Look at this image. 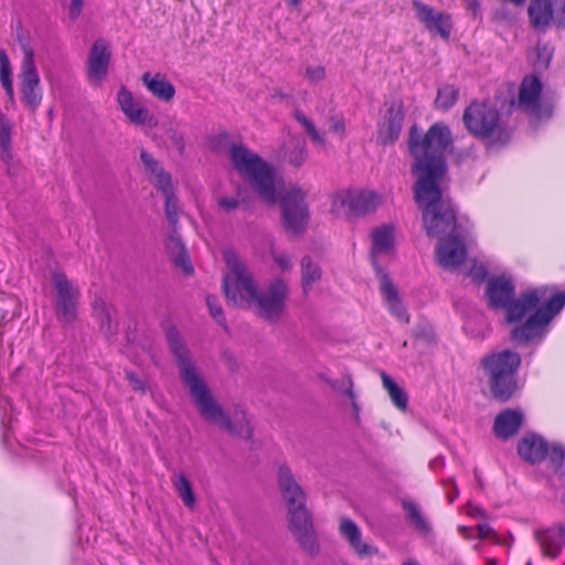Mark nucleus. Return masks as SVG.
Wrapping results in <instances>:
<instances>
[{
	"mask_svg": "<svg viewBox=\"0 0 565 565\" xmlns=\"http://www.w3.org/2000/svg\"><path fill=\"white\" fill-rule=\"evenodd\" d=\"M142 82L148 90L159 99L168 102L172 99L175 94L173 85L160 74L151 76L150 73H145L142 75Z\"/></svg>",
	"mask_w": 565,
	"mask_h": 565,
	"instance_id": "33",
	"label": "nucleus"
},
{
	"mask_svg": "<svg viewBox=\"0 0 565 565\" xmlns=\"http://www.w3.org/2000/svg\"><path fill=\"white\" fill-rule=\"evenodd\" d=\"M270 255H271L275 264L281 271L291 270L292 260H291V257L289 256V254H287L286 252H279L276 249H271Z\"/></svg>",
	"mask_w": 565,
	"mask_h": 565,
	"instance_id": "42",
	"label": "nucleus"
},
{
	"mask_svg": "<svg viewBox=\"0 0 565 565\" xmlns=\"http://www.w3.org/2000/svg\"><path fill=\"white\" fill-rule=\"evenodd\" d=\"M301 288L305 295H308L313 286L321 280L322 270L318 263L310 256H305L300 262Z\"/></svg>",
	"mask_w": 565,
	"mask_h": 565,
	"instance_id": "34",
	"label": "nucleus"
},
{
	"mask_svg": "<svg viewBox=\"0 0 565 565\" xmlns=\"http://www.w3.org/2000/svg\"><path fill=\"white\" fill-rule=\"evenodd\" d=\"M382 382L384 388L387 391L390 398L394 403V405L401 409L405 411L408 404V396L404 388H402L388 374L385 372L381 373Z\"/></svg>",
	"mask_w": 565,
	"mask_h": 565,
	"instance_id": "36",
	"label": "nucleus"
},
{
	"mask_svg": "<svg viewBox=\"0 0 565 565\" xmlns=\"http://www.w3.org/2000/svg\"><path fill=\"white\" fill-rule=\"evenodd\" d=\"M465 2V6L468 10L472 11L473 13L479 8V0H462Z\"/></svg>",
	"mask_w": 565,
	"mask_h": 565,
	"instance_id": "56",
	"label": "nucleus"
},
{
	"mask_svg": "<svg viewBox=\"0 0 565 565\" xmlns=\"http://www.w3.org/2000/svg\"><path fill=\"white\" fill-rule=\"evenodd\" d=\"M228 160L242 177H273V167L243 142H232Z\"/></svg>",
	"mask_w": 565,
	"mask_h": 565,
	"instance_id": "14",
	"label": "nucleus"
},
{
	"mask_svg": "<svg viewBox=\"0 0 565 565\" xmlns=\"http://www.w3.org/2000/svg\"><path fill=\"white\" fill-rule=\"evenodd\" d=\"M527 15L534 30L545 32L555 21L552 0H530Z\"/></svg>",
	"mask_w": 565,
	"mask_h": 565,
	"instance_id": "25",
	"label": "nucleus"
},
{
	"mask_svg": "<svg viewBox=\"0 0 565 565\" xmlns=\"http://www.w3.org/2000/svg\"><path fill=\"white\" fill-rule=\"evenodd\" d=\"M224 262L227 273L223 278V289L227 301L237 307H253L259 318L278 322L284 316L289 297L287 281L275 278L258 290L252 274L235 252L226 249Z\"/></svg>",
	"mask_w": 565,
	"mask_h": 565,
	"instance_id": "1",
	"label": "nucleus"
},
{
	"mask_svg": "<svg viewBox=\"0 0 565 565\" xmlns=\"http://www.w3.org/2000/svg\"><path fill=\"white\" fill-rule=\"evenodd\" d=\"M277 483L281 498L287 507V520L310 513L306 507V492L288 466L280 465L278 467Z\"/></svg>",
	"mask_w": 565,
	"mask_h": 565,
	"instance_id": "13",
	"label": "nucleus"
},
{
	"mask_svg": "<svg viewBox=\"0 0 565 565\" xmlns=\"http://www.w3.org/2000/svg\"><path fill=\"white\" fill-rule=\"evenodd\" d=\"M246 180L262 201L269 205L279 202L281 223L287 233L300 235L307 230L310 218L307 193L298 184L286 183L284 179Z\"/></svg>",
	"mask_w": 565,
	"mask_h": 565,
	"instance_id": "3",
	"label": "nucleus"
},
{
	"mask_svg": "<svg viewBox=\"0 0 565 565\" xmlns=\"http://www.w3.org/2000/svg\"><path fill=\"white\" fill-rule=\"evenodd\" d=\"M558 10L555 13L554 25L558 29H565V0H556Z\"/></svg>",
	"mask_w": 565,
	"mask_h": 565,
	"instance_id": "50",
	"label": "nucleus"
},
{
	"mask_svg": "<svg viewBox=\"0 0 565 565\" xmlns=\"http://www.w3.org/2000/svg\"><path fill=\"white\" fill-rule=\"evenodd\" d=\"M401 504L405 514V519L408 521V523L417 532L424 535L428 534L431 527L419 504L407 498L403 499Z\"/></svg>",
	"mask_w": 565,
	"mask_h": 565,
	"instance_id": "30",
	"label": "nucleus"
},
{
	"mask_svg": "<svg viewBox=\"0 0 565 565\" xmlns=\"http://www.w3.org/2000/svg\"><path fill=\"white\" fill-rule=\"evenodd\" d=\"M248 184L249 181L242 179V182L236 184V198L220 196L217 199L218 209L225 213H230L236 210L241 204H247L250 201L249 192H253L257 196L255 191Z\"/></svg>",
	"mask_w": 565,
	"mask_h": 565,
	"instance_id": "32",
	"label": "nucleus"
},
{
	"mask_svg": "<svg viewBox=\"0 0 565 565\" xmlns=\"http://www.w3.org/2000/svg\"><path fill=\"white\" fill-rule=\"evenodd\" d=\"M559 536L565 540V524H557Z\"/></svg>",
	"mask_w": 565,
	"mask_h": 565,
	"instance_id": "62",
	"label": "nucleus"
},
{
	"mask_svg": "<svg viewBox=\"0 0 565 565\" xmlns=\"http://www.w3.org/2000/svg\"><path fill=\"white\" fill-rule=\"evenodd\" d=\"M523 414L514 409L501 412L494 419L493 430L500 438L513 436L521 427Z\"/></svg>",
	"mask_w": 565,
	"mask_h": 565,
	"instance_id": "28",
	"label": "nucleus"
},
{
	"mask_svg": "<svg viewBox=\"0 0 565 565\" xmlns=\"http://www.w3.org/2000/svg\"><path fill=\"white\" fill-rule=\"evenodd\" d=\"M518 452L525 461L534 465L545 459L548 445L541 436L527 434L519 441Z\"/></svg>",
	"mask_w": 565,
	"mask_h": 565,
	"instance_id": "26",
	"label": "nucleus"
},
{
	"mask_svg": "<svg viewBox=\"0 0 565 565\" xmlns=\"http://www.w3.org/2000/svg\"><path fill=\"white\" fill-rule=\"evenodd\" d=\"M98 315H99V319H100L102 329H106L107 331H110L111 328H110L109 313L105 309H102Z\"/></svg>",
	"mask_w": 565,
	"mask_h": 565,
	"instance_id": "54",
	"label": "nucleus"
},
{
	"mask_svg": "<svg viewBox=\"0 0 565 565\" xmlns=\"http://www.w3.org/2000/svg\"><path fill=\"white\" fill-rule=\"evenodd\" d=\"M499 111L482 103H472L466 108L463 121L468 130L477 137H492L493 142L505 143L510 131L499 124Z\"/></svg>",
	"mask_w": 565,
	"mask_h": 565,
	"instance_id": "11",
	"label": "nucleus"
},
{
	"mask_svg": "<svg viewBox=\"0 0 565 565\" xmlns=\"http://www.w3.org/2000/svg\"><path fill=\"white\" fill-rule=\"evenodd\" d=\"M330 130L339 134L341 137L344 135L345 131V124L344 118L341 115H334L330 117Z\"/></svg>",
	"mask_w": 565,
	"mask_h": 565,
	"instance_id": "49",
	"label": "nucleus"
},
{
	"mask_svg": "<svg viewBox=\"0 0 565 565\" xmlns=\"http://www.w3.org/2000/svg\"><path fill=\"white\" fill-rule=\"evenodd\" d=\"M503 3H510L515 7H523L526 0H500Z\"/></svg>",
	"mask_w": 565,
	"mask_h": 565,
	"instance_id": "58",
	"label": "nucleus"
},
{
	"mask_svg": "<svg viewBox=\"0 0 565 565\" xmlns=\"http://www.w3.org/2000/svg\"><path fill=\"white\" fill-rule=\"evenodd\" d=\"M547 287H539L521 294L514 298V285L505 277H492L487 282V298L489 306L505 310V320L509 323L522 321L536 306L545 299Z\"/></svg>",
	"mask_w": 565,
	"mask_h": 565,
	"instance_id": "6",
	"label": "nucleus"
},
{
	"mask_svg": "<svg viewBox=\"0 0 565 565\" xmlns=\"http://www.w3.org/2000/svg\"><path fill=\"white\" fill-rule=\"evenodd\" d=\"M456 228L450 233L439 235L440 241L436 248L437 263L447 270H458L467 259L465 243L455 235Z\"/></svg>",
	"mask_w": 565,
	"mask_h": 565,
	"instance_id": "17",
	"label": "nucleus"
},
{
	"mask_svg": "<svg viewBox=\"0 0 565 565\" xmlns=\"http://www.w3.org/2000/svg\"><path fill=\"white\" fill-rule=\"evenodd\" d=\"M206 305L209 307L211 316L220 323H225V317L222 310L221 305L218 303L216 297L209 295L206 297Z\"/></svg>",
	"mask_w": 565,
	"mask_h": 565,
	"instance_id": "46",
	"label": "nucleus"
},
{
	"mask_svg": "<svg viewBox=\"0 0 565 565\" xmlns=\"http://www.w3.org/2000/svg\"><path fill=\"white\" fill-rule=\"evenodd\" d=\"M301 2H302V0H286L287 6L290 7V8H296Z\"/></svg>",
	"mask_w": 565,
	"mask_h": 565,
	"instance_id": "60",
	"label": "nucleus"
},
{
	"mask_svg": "<svg viewBox=\"0 0 565 565\" xmlns=\"http://www.w3.org/2000/svg\"><path fill=\"white\" fill-rule=\"evenodd\" d=\"M470 274H471V275H473L476 278H481V277H483V275H484V270H483V269H481V271H480V273H476V274H473V273L471 271Z\"/></svg>",
	"mask_w": 565,
	"mask_h": 565,
	"instance_id": "63",
	"label": "nucleus"
},
{
	"mask_svg": "<svg viewBox=\"0 0 565 565\" xmlns=\"http://www.w3.org/2000/svg\"><path fill=\"white\" fill-rule=\"evenodd\" d=\"M339 533L348 543L350 550L360 558L372 557L380 553L379 548L362 539V532L358 524L349 518H342L339 524Z\"/></svg>",
	"mask_w": 565,
	"mask_h": 565,
	"instance_id": "23",
	"label": "nucleus"
},
{
	"mask_svg": "<svg viewBox=\"0 0 565 565\" xmlns=\"http://www.w3.org/2000/svg\"><path fill=\"white\" fill-rule=\"evenodd\" d=\"M521 364L519 353L511 350L491 352L480 360L491 394L501 402L509 401L516 391L515 373Z\"/></svg>",
	"mask_w": 565,
	"mask_h": 565,
	"instance_id": "7",
	"label": "nucleus"
},
{
	"mask_svg": "<svg viewBox=\"0 0 565 565\" xmlns=\"http://www.w3.org/2000/svg\"><path fill=\"white\" fill-rule=\"evenodd\" d=\"M55 291V311L58 321L70 324L76 319L78 289L62 273H54L52 276Z\"/></svg>",
	"mask_w": 565,
	"mask_h": 565,
	"instance_id": "15",
	"label": "nucleus"
},
{
	"mask_svg": "<svg viewBox=\"0 0 565 565\" xmlns=\"http://www.w3.org/2000/svg\"><path fill=\"white\" fill-rule=\"evenodd\" d=\"M171 483L177 492L178 497L181 499L183 504L188 509H193L196 504V498L193 491V487L189 478L182 471L173 472L171 476Z\"/></svg>",
	"mask_w": 565,
	"mask_h": 565,
	"instance_id": "35",
	"label": "nucleus"
},
{
	"mask_svg": "<svg viewBox=\"0 0 565 565\" xmlns=\"http://www.w3.org/2000/svg\"><path fill=\"white\" fill-rule=\"evenodd\" d=\"M543 85L536 75H526L521 82L516 99L512 100V105L518 109L541 118V99Z\"/></svg>",
	"mask_w": 565,
	"mask_h": 565,
	"instance_id": "18",
	"label": "nucleus"
},
{
	"mask_svg": "<svg viewBox=\"0 0 565 565\" xmlns=\"http://www.w3.org/2000/svg\"><path fill=\"white\" fill-rule=\"evenodd\" d=\"M353 220L373 213L382 203V196L372 190L353 189Z\"/></svg>",
	"mask_w": 565,
	"mask_h": 565,
	"instance_id": "27",
	"label": "nucleus"
},
{
	"mask_svg": "<svg viewBox=\"0 0 565 565\" xmlns=\"http://www.w3.org/2000/svg\"><path fill=\"white\" fill-rule=\"evenodd\" d=\"M535 539L544 556L555 558L561 554L562 543L557 525L535 532Z\"/></svg>",
	"mask_w": 565,
	"mask_h": 565,
	"instance_id": "29",
	"label": "nucleus"
},
{
	"mask_svg": "<svg viewBox=\"0 0 565 565\" xmlns=\"http://www.w3.org/2000/svg\"><path fill=\"white\" fill-rule=\"evenodd\" d=\"M11 135H12V125L10 120L0 115V149L3 153H8L11 148Z\"/></svg>",
	"mask_w": 565,
	"mask_h": 565,
	"instance_id": "41",
	"label": "nucleus"
},
{
	"mask_svg": "<svg viewBox=\"0 0 565 565\" xmlns=\"http://www.w3.org/2000/svg\"><path fill=\"white\" fill-rule=\"evenodd\" d=\"M117 102L125 116L134 124L143 125L149 128L158 125L157 118L149 113L146 106L135 99L131 92L125 86L117 93Z\"/></svg>",
	"mask_w": 565,
	"mask_h": 565,
	"instance_id": "21",
	"label": "nucleus"
},
{
	"mask_svg": "<svg viewBox=\"0 0 565 565\" xmlns=\"http://www.w3.org/2000/svg\"><path fill=\"white\" fill-rule=\"evenodd\" d=\"M439 180L418 179L414 185L415 200L422 210L425 230L433 237L457 228L455 210L444 195Z\"/></svg>",
	"mask_w": 565,
	"mask_h": 565,
	"instance_id": "5",
	"label": "nucleus"
},
{
	"mask_svg": "<svg viewBox=\"0 0 565 565\" xmlns=\"http://www.w3.org/2000/svg\"><path fill=\"white\" fill-rule=\"evenodd\" d=\"M227 139H228V134H227V132H225V131H224V132H221V134L217 136V140H218V142H220V143H221V142H223V141H224V142H225V141H227Z\"/></svg>",
	"mask_w": 565,
	"mask_h": 565,
	"instance_id": "61",
	"label": "nucleus"
},
{
	"mask_svg": "<svg viewBox=\"0 0 565 565\" xmlns=\"http://www.w3.org/2000/svg\"><path fill=\"white\" fill-rule=\"evenodd\" d=\"M339 533L348 543L350 550L360 558L372 557L380 553L379 548L362 539V532L358 524L349 518H342L339 524Z\"/></svg>",
	"mask_w": 565,
	"mask_h": 565,
	"instance_id": "22",
	"label": "nucleus"
},
{
	"mask_svg": "<svg viewBox=\"0 0 565 565\" xmlns=\"http://www.w3.org/2000/svg\"><path fill=\"white\" fill-rule=\"evenodd\" d=\"M84 6V0H71L68 6V15L72 20H76L81 13Z\"/></svg>",
	"mask_w": 565,
	"mask_h": 565,
	"instance_id": "51",
	"label": "nucleus"
},
{
	"mask_svg": "<svg viewBox=\"0 0 565 565\" xmlns=\"http://www.w3.org/2000/svg\"><path fill=\"white\" fill-rule=\"evenodd\" d=\"M477 531H478L479 539H487L493 534L492 527L487 523L478 524Z\"/></svg>",
	"mask_w": 565,
	"mask_h": 565,
	"instance_id": "53",
	"label": "nucleus"
},
{
	"mask_svg": "<svg viewBox=\"0 0 565 565\" xmlns=\"http://www.w3.org/2000/svg\"><path fill=\"white\" fill-rule=\"evenodd\" d=\"M451 483H452V487H454V492H451L448 495L450 502H452L458 497V489H457V486H456L455 481L451 480Z\"/></svg>",
	"mask_w": 565,
	"mask_h": 565,
	"instance_id": "59",
	"label": "nucleus"
},
{
	"mask_svg": "<svg viewBox=\"0 0 565 565\" xmlns=\"http://www.w3.org/2000/svg\"><path fill=\"white\" fill-rule=\"evenodd\" d=\"M110 57L111 53L107 42L104 39L96 40L87 60V79L92 85H100L107 75Z\"/></svg>",
	"mask_w": 565,
	"mask_h": 565,
	"instance_id": "19",
	"label": "nucleus"
},
{
	"mask_svg": "<svg viewBox=\"0 0 565 565\" xmlns=\"http://www.w3.org/2000/svg\"><path fill=\"white\" fill-rule=\"evenodd\" d=\"M526 565H532V563H531V562H527V564H526Z\"/></svg>",
	"mask_w": 565,
	"mask_h": 565,
	"instance_id": "64",
	"label": "nucleus"
},
{
	"mask_svg": "<svg viewBox=\"0 0 565 565\" xmlns=\"http://www.w3.org/2000/svg\"><path fill=\"white\" fill-rule=\"evenodd\" d=\"M295 118L297 121L305 128L311 140L316 143L323 145L324 137L319 130L316 128L315 124L305 116L301 111L297 110L295 113Z\"/></svg>",
	"mask_w": 565,
	"mask_h": 565,
	"instance_id": "40",
	"label": "nucleus"
},
{
	"mask_svg": "<svg viewBox=\"0 0 565 565\" xmlns=\"http://www.w3.org/2000/svg\"><path fill=\"white\" fill-rule=\"evenodd\" d=\"M140 159L149 172L156 177H163L159 167V162L152 157L151 153L147 152L146 150H141Z\"/></svg>",
	"mask_w": 565,
	"mask_h": 565,
	"instance_id": "45",
	"label": "nucleus"
},
{
	"mask_svg": "<svg viewBox=\"0 0 565 565\" xmlns=\"http://www.w3.org/2000/svg\"><path fill=\"white\" fill-rule=\"evenodd\" d=\"M286 97L287 95L282 93V90L280 89H274L273 93L270 94L271 99H284Z\"/></svg>",
	"mask_w": 565,
	"mask_h": 565,
	"instance_id": "57",
	"label": "nucleus"
},
{
	"mask_svg": "<svg viewBox=\"0 0 565 565\" xmlns=\"http://www.w3.org/2000/svg\"><path fill=\"white\" fill-rule=\"evenodd\" d=\"M166 137L177 152L182 156L185 151V135L178 122H170L166 129Z\"/></svg>",
	"mask_w": 565,
	"mask_h": 565,
	"instance_id": "39",
	"label": "nucleus"
},
{
	"mask_svg": "<svg viewBox=\"0 0 565 565\" xmlns=\"http://www.w3.org/2000/svg\"><path fill=\"white\" fill-rule=\"evenodd\" d=\"M452 143L451 131L443 122H435L423 135L414 125L408 132V149L416 177H445L448 170L446 153Z\"/></svg>",
	"mask_w": 565,
	"mask_h": 565,
	"instance_id": "4",
	"label": "nucleus"
},
{
	"mask_svg": "<svg viewBox=\"0 0 565 565\" xmlns=\"http://www.w3.org/2000/svg\"><path fill=\"white\" fill-rule=\"evenodd\" d=\"M167 342L175 361L182 384L188 388L201 416L209 423L243 438L252 436V429L245 414L233 423L214 399L200 367L185 344L180 332L170 327L166 333Z\"/></svg>",
	"mask_w": 565,
	"mask_h": 565,
	"instance_id": "2",
	"label": "nucleus"
},
{
	"mask_svg": "<svg viewBox=\"0 0 565 565\" xmlns=\"http://www.w3.org/2000/svg\"><path fill=\"white\" fill-rule=\"evenodd\" d=\"M324 75L326 71L323 66H308L306 68V77L312 83L322 81L324 78Z\"/></svg>",
	"mask_w": 565,
	"mask_h": 565,
	"instance_id": "48",
	"label": "nucleus"
},
{
	"mask_svg": "<svg viewBox=\"0 0 565 565\" xmlns=\"http://www.w3.org/2000/svg\"><path fill=\"white\" fill-rule=\"evenodd\" d=\"M404 113L401 105H392L379 127L377 140L383 143L395 142L401 134Z\"/></svg>",
	"mask_w": 565,
	"mask_h": 565,
	"instance_id": "24",
	"label": "nucleus"
},
{
	"mask_svg": "<svg viewBox=\"0 0 565 565\" xmlns=\"http://www.w3.org/2000/svg\"><path fill=\"white\" fill-rule=\"evenodd\" d=\"M156 188L164 198V213L169 222V230L164 239L166 249L178 267L182 268L185 274H191L193 267L185 246L177 233L179 205L172 179H156Z\"/></svg>",
	"mask_w": 565,
	"mask_h": 565,
	"instance_id": "10",
	"label": "nucleus"
},
{
	"mask_svg": "<svg viewBox=\"0 0 565 565\" xmlns=\"http://www.w3.org/2000/svg\"><path fill=\"white\" fill-rule=\"evenodd\" d=\"M412 6L415 18L429 34L439 36L443 40L450 38L452 22L449 14L434 9L422 0H412Z\"/></svg>",
	"mask_w": 565,
	"mask_h": 565,
	"instance_id": "16",
	"label": "nucleus"
},
{
	"mask_svg": "<svg viewBox=\"0 0 565 565\" xmlns=\"http://www.w3.org/2000/svg\"><path fill=\"white\" fill-rule=\"evenodd\" d=\"M306 159V148L303 142H297L294 149L289 152L287 160L290 164L298 167L303 163Z\"/></svg>",
	"mask_w": 565,
	"mask_h": 565,
	"instance_id": "44",
	"label": "nucleus"
},
{
	"mask_svg": "<svg viewBox=\"0 0 565 565\" xmlns=\"http://www.w3.org/2000/svg\"><path fill=\"white\" fill-rule=\"evenodd\" d=\"M565 305V294L556 292L545 297L527 317L526 321L511 331V339L520 344L541 341L548 332V323Z\"/></svg>",
	"mask_w": 565,
	"mask_h": 565,
	"instance_id": "9",
	"label": "nucleus"
},
{
	"mask_svg": "<svg viewBox=\"0 0 565 565\" xmlns=\"http://www.w3.org/2000/svg\"><path fill=\"white\" fill-rule=\"evenodd\" d=\"M330 212L337 217L353 220V189L335 191L331 194Z\"/></svg>",
	"mask_w": 565,
	"mask_h": 565,
	"instance_id": "31",
	"label": "nucleus"
},
{
	"mask_svg": "<svg viewBox=\"0 0 565 565\" xmlns=\"http://www.w3.org/2000/svg\"><path fill=\"white\" fill-rule=\"evenodd\" d=\"M288 526L301 548L315 557L320 553V544L310 513L288 520Z\"/></svg>",
	"mask_w": 565,
	"mask_h": 565,
	"instance_id": "20",
	"label": "nucleus"
},
{
	"mask_svg": "<svg viewBox=\"0 0 565 565\" xmlns=\"http://www.w3.org/2000/svg\"><path fill=\"white\" fill-rule=\"evenodd\" d=\"M468 514L473 518H477V516L486 518L484 511L477 507H469Z\"/></svg>",
	"mask_w": 565,
	"mask_h": 565,
	"instance_id": "55",
	"label": "nucleus"
},
{
	"mask_svg": "<svg viewBox=\"0 0 565 565\" xmlns=\"http://www.w3.org/2000/svg\"><path fill=\"white\" fill-rule=\"evenodd\" d=\"M126 377L134 391L145 392L143 382L132 372H126Z\"/></svg>",
	"mask_w": 565,
	"mask_h": 565,
	"instance_id": "52",
	"label": "nucleus"
},
{
	"mask_svg": "<svg viewBox=\"0 0 565 565\" xmlns=\"http://www.w3.org/2000/svg\"><path fill=\"white\" fill-rule=\"evenodd\" d=\"M459 89L450 84H445L438 88L435 105L438 109L448 110L458 100Z\"/></svg>",
	"mask_w": 565,
	"mask_h": 565,
	"instance_id": "37",
	"label": "nucleus"
},
{
	"mask_svg": "<svg viewBox=\"0 0 565 565\" xmlns=\"http://www.w3.org/2000/svg\"><path fill=\"white\" fill-rule=\"evenodd\" d=\"M331 385L333 388L341 391L343 394H345L351 399L353 407L356 408L355 395L353 392V382L350 377H345L340 382L335 381Z\"/></svg>",
	"mask_w": 565,
	"mask_h": 565,
	"instance_id": "43",
	"label": "nucleus"
},
{
	"mask_svg": "<svg viewBox=\"0 0 565 565\" xmlns=\"http://www.w3.org/2000/svg\"><path fill=\"white\" fill-rule=\"evenodd\" d=\"M23 58L19 73V88L21 102L31 111L35 113L43 98L41 79L34 62V52L28 44H22Z\"/></svg>",
	"mask_w": 565,
	"mask_h": 565,
	"instance_id": "12",
	"label": "nucleus"
},
{
	"mask_svg": "<svg viewBox=\"0 0 565 565\" xmlns=\"http://www.w3.org/2000/svg\"><path fill=\"white\" fill-rule=\"evenodd\" d=\"M372 260L380 276V291L388 311L398 320L408 322L407 312L402 303L396 287L388 276L377 266L376 256L388 254L394 245V227L382 225L375 228L372 234Z\"/></svg>",
	"mask_w": 565,
	"mask_h": 565,
	"instance_id": "8",
	"label": "nucleus"
},
{
	"mask_svg": "<svg viewBox=\"0 0 565 565\" xmlns=\"http://www.w3.org/2000/svg\"><path fill=\"white\" fill-rule=\"evenodd\" d=\"M11 75H12V70H11L9 56H8L7 52L3 49H1L0 50V82H1L3 89L6 90V94L10 98H12L13 94H14Z\"/></svg>",
	"mask_w": 565,
	"mask_h": 565,
	"instance_id": "38",
	"label": "nucleus"
},
{
	"mask_svg": "<svg viewBox=\"0 0 565 565\" xmlns=\"http://www.w3.org/2000/svg\"><path fill=\"white\" fill-rule=\"evenodd\" d=\"M550 459L555 465H561L565 460V447L561 444L548 446Z\"/></svg>",
	"mask_w": 565,
	"mask_h": 565,
	"instance_id": "47",
	"label": "nucleus"
}]
</instances>
